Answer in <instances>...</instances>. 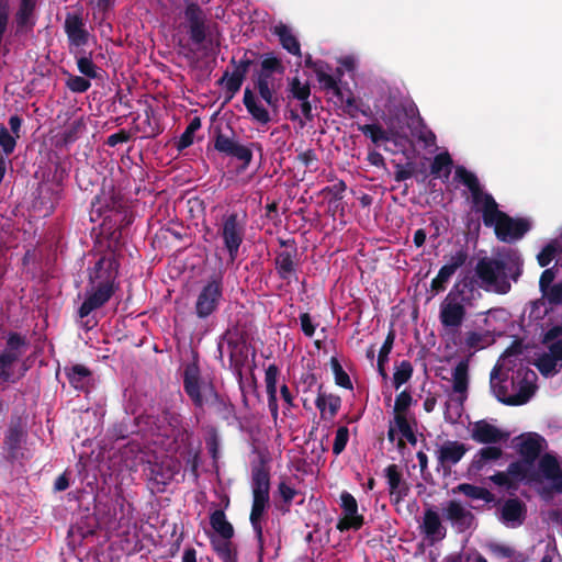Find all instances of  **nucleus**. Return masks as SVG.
<instances>
[{
    "instance_id": "nucleus-1",
    "label": "nucleus",
    "mask_w": 562,
    "mask_h": 562,
    "mask_svg": "<svg viewBox=\"0 0 562 562\" xmlns=\"http://www.w3.org/2000/svg\"><path fill=\"white\" fill-rule=\"evenodd\" d=\"M454 178L469 189L473 206L482 213L484 225L493 227L501 241L515 243L530 229V223L527 220L513 218L499 211L493 196L482 190L475 175L463 167H458Z\"/></svg>"
},
{
    "instance_id": "nucleus-2",
    "label": "nucleus",
    "mask_w": 562,
    "mask_h": 562,
    "mask_svg": "<svg viewBox=\"0 0 562 562\" xmlns=\"http://www.w3.org/2000/svg\"><path fill=\"white\" fill-rule=\"evenodd\" d=\"M513 443L521 458L517 462L530 465V474L535 476V483L540 486L544 481H549L552 487L562 494V468L558 459L551 454H544L539 459L538 465L535 464L547 448L546 440L538 434L528 432L516 437Z\"/></svg>"
},
{
    "instance_id": "nucleus-3",
    "label": "nucleus",
    "mask_w": 562,
    "mask_h": 562,
    "mask_svg": "<svg viewBox=\"0 0 562 562\" xmlns=\"http://www.w3.org/2000/svg\"><path fill=\"white\" fill-rule=\"evenodd\" d=\"M515 356L512 350H506L498 359L496 366L491 372V389L496 398L507 405L526 404L535 394L537 385V375L535 371L528 368H519L516 374L512 376L510 391L502 375L510 370V358Z\"/></svg>"
},
{
    "instance_id": "nucleus-4",
    "label": "nucleus",
    "mask_w": 562,
    "mask_h": 562,
    "mask_svg": "<svg viewBox=\"0 0 562 562\" xmlns=\"http://www.w3.org/2000/svg\"><path fill=\"white\" fill-rule=\"evenodd\" d=\"M521 259L516 250L498 251L495 258H482L475 267L477 284L485 291L505 294L510 290L508 274L516 280L520 273Z\"/></svg>"
},
{
    "instance_id": "nucleus-5",
    "label": "nucleus",
    "mask_w": 562,
    "mask_h": 562,
    "mask_svg": "<svg viewBox=\"0 0 562 562\" xmlns=\"http://www.w3.org/2000/svg\"><path fill=\"white\" fill-rule=\"evenodd\" d=\"M90 288L86 299L79 307L80 317L88 316L92 311L103 306L115 291L116 274L111 268L110 260L100 258L90 270Z\"/></svg>"
},
{
    "instance_id": "nucleus-6",
    "label": "nucleus",
    "mask_w": 562,
    "mask_h": 562,
    "mask_svg": "<svg viewBox=\"0 0 562 562\" xmlns=\"http://www.w3.org/2000/svg\"><path fill=\"white\" fill-rule=\"evenodd\" d=\"M269 474L263 469H256L251 476L252 506L250 522L258 540L259 549H263L262 518L269 506Z\"/></svg>"
},
{
    "instance_id": "nucleus-7",
    "label": "nucleus",
    "mask_w": 562,
    "mask_h": 562,
    "mask_svg": "<svg viewBox=\"0 0 562 562\" xmlns=\"http://www.w3.org/2000/svg\"><path fill=\"white\" fill-rule=\"evenodd\" d=\"M465 283L457 282L439 306V321L447 334L457 333L465 319Z\"/></svg>"
},
{
    "instance_id": "nucleus-8",
    "label": "nucleus",
    "mask_w": 562,
    "mask_h": 562,
    "mask_svg": "<svg viewBox=\"0 0 562 562\" xmlns=\"http://www.w3.org/2000/svg\"><path fill=\"white\" fill-rule=\"evenodd\" d=\"M183 389L193 404L199 408L215 404L218 401V394L214 385L201 378L196 361L187 363L184 367Z\"/></svg>"
},
{
    "instance_id": "nucleus-9",
    "label": "nucleus",
    "mask_w": 562,
    "mask_h": 562,
    "mask_svg": "<svg viewBox=\"0 0 562 562\" xmlns=\"http://www.w3.org/2000/svg\"><path fill=\"white\" fill-rule=\"evenodd\" d=\"M283 66L279 58L273 55H267L260 65V70L256 79V88L259 92L260 98L268 105H276L277 99L274 93L279 87L274 74H283Z\"/></svg>"
},
{
    "instance_id": "nucleus-10",
    "label": "nucleus",
    "mask_w": 562,
    "mask_h": 562,
    "mask_svg": "<svg viewBox=\"0 0 562 562\" xmlns=\"http://www.w3.org/2000/svg\"><path fill=\"white\" fill-rule=\"evenodd\" d=\"M490 480L507 490H516L521 483L539 487L535 483V476L530 474V465L521 462H512L506 472H497Z\"/></svg>"
},
{
    "instance_id": "nucleus-11",
    "label": "nucleus",
    "mask_w": 562,
    "mask_h": 562,
    "mask_svg": "<svg viewBox=\"0 0 562 562\" xmlns=\"http://www.w3.org/2000/svg\"><path fill=\"white\" fill-rule=\"evenodd\" d=\"M220 234L231 261H234L245 235L244 224L239 221L237 214L233 213L223 218Z\"/></svg>"
},
{
    "instance_id": "nucleus-12",
    "label": "nucleus",
    "mask_w": 562,
    "mask_h": 562,
    "mask_svg": "<svg viewBox=\"0 0 562 562\" xmlns=\"http://www.w3.org/2000/svg\"><path fill=\"white\" fill-rule=\"evenodd\" d=\"M341 515L337 521L336 528L344 532L348 530H359L364 524V517L359 513L358 502L347 491L340 494Z\"/></svg>"
},
{
    "instance_id": "nucleus-13",
    "label": "nucleus",
    "mask_w": 562,
    "mask_h": 562,
    "mask_svg": "<svg viewBox=\"0 0 562 562\" xmlns=\"http://www.w3.org/2000/svg\"><path fill=\"white\" fill-rule=\"evenodd\" d=\"M223 295L220 280L209 281L201 290L195 302V312L200 318H206L213 314Z\"/></svg>"
},
{
    "instance_id": "nucleus-14",
    "label": "nucleus",
    "mask_w": 562,
    "mask_h": 562,
    "mask_svg": "<svg viewBox=\"0 0 562 562\" xmlns=\"http://www.w3.org/2000/svg\"><path fill=\"white\" fill-rule=\"evenodd\" d=\"M181 463L179 460L166 457L159 463L150 468L149 483L155 492H164L165 487L179 473Z\"/></svg>"
},
{
    "instance_id": "nucleus-15",
    "label": "nucleus",
    "mask_w": 562,
    "mask_h": 562,
    "mask_svg": "<svg viewBox=\"0 0 562 562\" xmlns=\"http://www.w3.org/2000/svg\"><path fill=\"white\" fill-rule=\"evenodd\" d=\"M414 419L412 416H393L390 420L387 438L391 442H397V447L401 449L404 447V440L415 446L417 443V437L413 429Z\"/></svg>"
},
{
    "instance_id": "nucleus-16",
    "label": "nucleus",
    "mask_w": 562,
    "mask_h": 562,
    "mask_svg": "<svg viewBox=\"0 0 562 562\" xmlns=\"http://www.w3.org/2000/svg\"><path fill=\"white\" fill-rule=\"evenodd\" d=\"M184 19L190 34V38L195 44H201L205 40L206 16L203 10L196 3H189L184 9Z\"/></svg>"
},
{
    "instance_id": "nucleus-17",
    "label": "nucleus",
    "mask_w": 562,
    "mask_h": 562,
    "mask_svg": "<svg viewBox=\"0 0 562 562\" xmlns=\"http://www.w3.org/2000/svg\"><path fill=\"white\" fill-rule=\"evenodd\" d=\"M419 528L422 535L429 544H435L436 542L441 541L445 539L447 533L446 527L441 522L439 513L434 508H427L424 512Z\"/></svg>"
},
{
    "instance_id": "nucleus-18",
    "label": "nucleus",
    "mask_w": 562,
    "mask_h": 562,
    "mask_svg": "<svg viewBox=\"0 0 562 562\" xmlns=\"http://www.w3.org/2000/svg\"><path fill=\"white\" fill-rule=\"evenodd\" d=\"M562 362V340H557L549 346V350L540 353L535 364L546 376L555 374Z\"/></svg>"
},
{
    "instance_id": "nucleus-19",
    "label": "nucleus",
    "mask_w": 562,
    "mask_h": 562,
    "mask_svg": "<svg viewBox=\"0 0 562 562\" xmlns=\"http://www.w3.org/2000/svg\"><path fill=\"white\" fill-rule=\"evenodd\" d=\"M469 383V362L461 360L453 368L451 374L452 394L460 405H463L468 398Z\"/></svg>"
},
{
    "instance_id": "nucleus-20",
    "label": "nucleus",
    "mask_w": 562,
    "mask_h": 562,
    "mask_svg": "<svg viewBox=\"0 0 562 562\" xmlns=\"http://www.w3.org/2000/svg\"><path fill=\"white\" fill-rule=\"evenodd\" d=\"M304 64L306 67L312 68L315 71L319 85L327 93L340 98L341 92L339 83L333 75L327 72L328 67L325 63L321 60L314 61L312 56L307 55Z\"/></svg>"
},
{
    "instance_id": "nucleus-21",
    "label": "nucleus",
    "mask_w": 562,
    "mask_h": 562,
    "mask_svg": "<svg viewBox=\"0 0 562 562\" xmlns=\"http://www.w3.org/2000/svg\"><path fill=\"white\" fill-rule=\"evenodd\" d=\"M65 32L71 46L80 47L86 45L89 41V33L79 13H67L65 19Z\"/></svg>"
},
{
    "instance_id": "nucleus-22",
    "label": "nucleus",
    "mask_w": 562,
    "mask_h": 562,
    "mask_svg": "<svg viewBox=\"0 0 562 562\" xmlns=\"http://www.w3.org/2000/svg\"><path fill=\"white\" fill-rule=\"evenodd\" d=\"M527 514L526 505L518 498L507 499L501 507V520L509 528L522 525Z\"/></svg>"
},
{
    "instance_id": "nucleus-23",
    "label": "nucleus",
    "mask_w": 562,
    "mask_h": 562,
    "mask_svg": "<svg viewBox=\"0 0 562 562\" xmlns=\"http://www.w3.org/2000/svg\"><path fill=\"white\" fill-rule=\"evenodd\" d=\"M468 448L464 443L456 440L445 441L436 450V457L440 465L452 467L465 454Z\"/></svg>"
},
{
    "instance_id": "nucleus-24",
    "label": "nucleus",
    "mask_w": 562,
    "mask_h": 562,
    "mask_svg": "<svg viewBox=\"0 0 562 562\" xmlns=\"http://www.w3.org/2000/svg\"><path fill=\"white\" fill-rule=\"evenodd\" d=\"M465 260L467 255L463 251H458L456 255L451 256L449 261L440 268L437 277L432 279L431 289L437 293L443 291L447 282L456 271L464 265Z\"/></svg>"
},
{
    "instance_id": "nucleus-25",
    "label": "nucleus",
    "mask_w": 562,
    "mask_h": 562,
    "mask_svg": "<svg viewBox=\"0 0 562 562\" xmlns=\"http://www.w3.org/2000/svg\"><path fill=\"white\" fill-rule=\"evenodd\" d=\"M408 114L412 115L411 123L408 124L412 134L423 143L424 147H435L436 146V135L431 130H429L423 117L419 115L418 110L415 106H411L407 111Z\"/></svg>"
},
{
    "instance_id": "nucleus-26",
    "label": "nucleus",
    "mask_w": 562,
    "mask_h": 562,
    "mask_svg": "<svg viewBox=\"0 0 562 562\" xmlns=\"http://www.w3.org/2000/svg\"><path fill=\"white\" fill-rule=\"evenodd\" d=\"M385 476L391 498L395 503L402 502L408 494L409 487L395 464H391L385 469Z\"/></svg>"
},
{
    "instance_id": "nucleus-27",
    "label": "nucleus",
    "mask_w": 562,
    "mask_h": 562,
    "mask_svg": "<svg viewBox=\"0 0 562 562\" xmlns=\"http://www.w3.org/2000/svg\"><path fill=\"white\" fill-rule=\"evenodd\" d=\"M537 306L543 307L546 314L557 311L562 318V281L544 290Z\"/></svg>"
},
{
    "instance_id": "nucleus-28",
    "label": "nucleus",
    "mask_w": 562,
    "mask_h": 562,
    "mask_svg": "<svg viewBox=\"0 0 562 562\" xmlns=\"http://www.w3.org/2000/svg\"><path fill=\"white\" fill-rule=\"evenodd\" d=\"M315 405L319 411L322 419L333 420L340 409L341 398L338 395L328 394L319 390Z\"/></svg>"
},
{
    "instance_id": "nucleus-29",
    "label": "nucleus",
    "mask_w": 562,
    "mask_h": 562,
    "mask_svg": "<svg viewBox=\"0 0 562 562\" xmlns=\"http://www.w3.org/2000/svg\"><path fill=\"white\" fill-rule=\"evenodd\" d=\"M471 436L479 443H496L506 438L499 429L484 420L474 424Z\"/></svg>"
},
{
    "instance_id": "nucleus-30",
    "label": "nucleus",
    "mask_w": 562,
    "mask_h": 562,
    "mask_svg": "<svg viewBox=\"0 0 562 562\" xmlns=\"http://www.w3.org/2000/svg\"><path fill=\"white\" fill-rule=\"evenodd\" d=\"M446 518L461 529L469 528L473 515L459 502L450 501L443 508Z\"/></svg>"
},
{
    "instance_id": "nucleus-31",
    "label": "nucleus",
    "mask_w": 562,
    "mask_h": 562,
    "mask_svg": "<svg viewBox=\"0 0 562 562\" xmlns=\"http://www.w3.org/2000/svg\"><path fill=\"white\" fill-rule=\"evenodd\" d=\"M243 101L248 113L255 121L260 124H267L270 121V114L268 110L249 88L245 89Z\"/></svg>"
},
{
    "instance_id": "nucleus-32",
    "label": "nucleus",
    "mask_w": 562,
    "mask_h": 562,
    "mask_svg": "<svg viewBox=\"0 0 562 562\" xmlns=\"http://www.w3.org/2000/svg\"><path fill=\"white\" fill-rule=\"evenodd\" d=\"M235 64L234 70L232 72L226 71L222 78L226 89L233 93L237 92L244 81L248 67L250 65L249 59H241L237 64Z\"/></svg>"
},
{
    "instance_id": "nucleus-33",
    "label": "nucleus",
    "mask_w": 562,
    "mask_h": 562,
    "mask_svg": "<svg viewBox=\"0 0 562 562\" xmlns=\"http://www.w3.org/2000/svg\"><path fill=\"white\" fill-rule=\"evenodd\" d=\"M273 34L279 37L285 50L294 56H302L300 42L290 27L284 24H278L273 29Z\"/></svg>"
},
{
    "instance_id": "nucleus-34",
    "label": "nucleus",
    "mask_w": 562,
    "mask_h": 562,
    "mask_svg": "<svg viewBox=\"0 0 562 562\" xmlns=\"http://www.w3.org/2000/svg\"><path fill=\"white\" fill-rule=\"evenodd\" d=\"M210 524L222 539H232L234 537L233 525L227 520L223 510H214L210 516Z\"/></svg>"
},
{
    "instance_id": "nucleus-35",
    "label": "nucleus",
    "mask_w": 562,
    "mask_h": 562,
    "mask_svg": "<svg viewBox=\"0 0 562 562\" xmlns=\"http://www.w3.org/2000/svg\"><path fill=\"white\" fill-rule=\"evenodd\" d=\"M66 375L76 390H85L90 382L91 372L82 364H75L66 369Z\"/></svg>"
},
{
    "instance_id": "nucleus-36",
    "label": "nucleus",
    "mask_w": 562,
    "mask_h": 562,
    "mask_svg": "<svg viewBox=\"0 0 562 562\" xmlns=\"http://www.w3.org/2000/svg\"><path fill=\"white\" fill-rule=\"evenodd\" d=\"M359 131L364 136L369 137L375 145L389 140L396 142V133H394L392 130L384 131L381 126L376 124L361 125L359 126Z\"/></svg>"
},
{
    "instance_id": "nucleus-37",
    "label": "nucleus",
    "mask_w": 562,
    "mask_h": 562,
    "mask_svg": "<svg viewBox=\"0 0 562 562\" xmlns=\"http://www.w3.org/2000/svg\"><path fill=\"white\" fill-rule=\"evenodd\" d=\"M276 269L280 278L289 280L295 273L294 254L281 251L276 257Z\"/></svg>"
},
{
    "instance_id": "nucleus-38",
    "label": "nucleus",
    "mask_w": 562,
    "mask_h": 562,
    "mask_svg": "<svg viewBox=\"0 0 562 562\" xmlns=\"http://www.w3.org/2000/svg\"><path fill=\"white\" fill-rule=\"evenodd\" d=\"M290 92L293 98L302 101V111L307 113L311 111V106L307 102L311 94L310 86L307 82H302L299 78H293L290 82Z\"/></svg>"
},
{
    "instance_id": "nucleus-39",
    "label": "nucleus",
    "mask_w": 562,
    "mask_h": 562,
    "mask_svg": "<svg viewBox=\"0 0 562 562\" xmlns=\"http://www.w3.org/2000/svg\"><path fill=\"white\" fill-rule=\"evenodd\" d=\"M393 344H394V334H393V331H390L384 344L380 348V351L378 355V361H376L378 372L384 381L389 380V375L386 373L385 366L389 362V356L392 351Z\"/></svg>"
},
{
    "instance_id": "nucleus-40",
    "label": "nucleus",
    "mask_w": 562,
    "mask_h": 562,
    "mask_svg": "<svg viewBox=\"0 0 562 562\" xmlns=\"http://www.w3.org/2000/svg\"><path fill=\"white\" fill-rule=\"evenodd\" d=\"M413 372V366L408 360H403L395 364L392 378L394 389L400 390L402 385L407 383L412 379Z\"/></svg>"
},
{
    "instance_id": "nucleus-41",
    "label": "nucleus",
    "mask_w": 562,
    "mask_h": 562,
    "mask_svg": "<svg viewBox=\"0 0 562 562\" xmlns=\"http://www.w3.org/2000/svg\"><path fill=\"white\" fill-rule=\"evenodd\" d=\"M491 335L486 333L469 331L464 338V347L469 350H480L492 342Z\"/></svg>"
},
{
    "instance_id": "nucleus-42",
    "label": "nucleus",
    "mask_w": 562,
    "mask_h": 562,
    "mask_svg": "<svg viewBox=\"0 0 562 562\" xmlns=\"http://www.w3.org/2000/svg\"><path fill=\"white\" fill-rule=\"evenodd\" d=\"M452 160L449 154H439L431 164V173L438 178H448L451 171Z\"/></svg>"
},
{
    "instance_id": "nucleus-43",
    "label": "nucleus",
    "mask_w": 562,
    "mask_h": 562,
    "mask_svg": "<svg viewBox=\"0 0 562 562\" xmlns=\"http://www.w3.org/2000/svg\"><path fill=\"white\" fill-rule=\"evenodd\" d=\"M35 8V0H21L20 9L16 13V23L20 29L32 26V14Z\"/></svg>"
},
{
    "instance_id": "nucleus-44",
    "label": "nucleus",
    "mask_w": 562,
    "mask_h": 562,
    "mask_svg": "<svg viewBox=\"0 0 562 562\" xmlns=\"http://www.w3.org/2000/svg\"><path fill=\"white\" fill-rule=\"evenodd\" d=\"M20 358L5 350L0 352V380L8 382L12 376V368Z\"/></svg>"
},
{
    "instance_id": "nucleus-45",
    "label": "nucleus",
    "mask_w": 562,
    "mask_h": 562,
    "mask_svg": "<svg viewBox=\"0 0 562 562\" xmlns=\"http://www.w3.org/2000/svg\"><path fill=\"white\" fill-rule=\"evenodd\" d=\"M213 546L223 562H237V553L231 539H222L221 541L213 542Z\"/></svg>"
},
{
    "instance_id": "nucleus-46",
    "label": "nucleus",
    "mask_w": 562,
    "mask_h": 562,
    "mask_svg": "<svg viewBox=\"0 0 562 562\" xmlns=\"http://www.w3.org/2000/svg\"><path fill=\"white\" fill-rule=\"evenodd\" d=\"M412 404H413V397H412L411 392H408L407 390H403L395 397L394 407H393V416H398V415L411 416L408 409L412 406Z\"/></svg>"
},
{
    "instance_id": "nucleus-47",
    "label": "nucleus",
    "mask_w": 562,
    "mask_h": 562,
    "mask_svg": "<svg viewBox=\"0 0 562 562\" xmlns=\"http://www.w3.org/2000/svg\"><path fill=\"white\" fill-rule=\"evenodd\" d=\"M457 488L459 492H461L462 494H464L465 496H468L472 499H481V501L488 502L492 498L491 493L484 487L463 483V484H460Z\"/></svg>"
},
{
    "instance_id": "nucleus-48",
    "label": "nucleus",
    "mask_w": 562,
    "mask_h": 562,
    "mask_svg": "<svg viewBox=\"0 0 562 562\" xmlns=\"http://www.w3.org/2000/svg\"><path fill=\"white\" fill-rule=\"evenodd\" d=\"M330 366L335 376L336 384L344 389L352 390L353 386L351 380L348 373L342 369L339 361L336 358H331Z\"/></svg>"
},
{
    "instance_id": "nucleus-49",
    "label": "nucleus",
    "mask_w": 562,
    "mask_h": 562,
    "mask_svg": "<svg viewBox=\"0 0 562 562\" xmlns=\"http://www.w3.org/2000/svg\"><path fill=\"white\" fill-rule=\"evenodd\" d=\"M201 127V121L199 117H194L187 126L186 131L179 138L178 149H184L193 144L194 133Z\"/></svg>"
},
{
    "instance_id": "nucleus-50",
    "label": "nucleus",
    "mask_w": 562,
    "mask_h": 562,
    "mask_svg": "<svg viewBox=\"0 0 562 562\" xmlns=\"http://www.w3.org/2000/svg\"><path fill=\"white\" fill-rule=\"evenodd\" d=\"M560 251V244L558 240L549 243L537 256L538 262L541 267H547Z\"/></svg>"
},
{
    "instance_id": "nucleus-51",
    "label": "nucleus",
    "mask_w": 562,
    "mask_h": 562,
    "mask_svg": "<svg viewBox=\"0 0 562 562\" xmlns=\"http://www.w3.org/2000/svg\"><path fill=\"white\" fill-rule=\"evenodd\" d=\"M16 139L3 125H0V146L4 154L10 155L14 151Z\"/></svg>"
},
{
    "instance_id": "nucleus-52",
    "label": "nucleus",
    "mask_w": 562,
    "mask_h": 562,
    "mask_svg": "<svg viewBox=\"0 0 562 562\" xmlns=\"http://www.w3.org/2000/svg\"><path fill=\"white\" fill-rule=\"evenodd\" d=\"M349 440V430L346 426L337 429L333 445V453L339 456L346 448Z\"/></svg>"
},
{
    "instance_id": "nucleus-53",
    "label": "nucleus",
    "mask_w": 562,
    "mask_h": 562,
    "mask_svg": "<svg viewBox=\"0 0 562 562\" xmlns=\"http://www.w3.org/2000/svg\"><path fill=\"white\" fill-rule=\"evenodd\" d=\"M24 345V339L19 334L12 333L8 336L7 347L3 350L10 353H15L18 358H21V347H23Z\"/></svg>"
},
{
    "instance_id": "nucleus-54",
    "label": "nucleus",
    "mask_w": 562,
    "mask_h": 562,
    "mask_svg": "<svg viewBox=\"0 0 562 562\" xmlns=\"http://www.w3.org/2000/svg\"><path fill=\"white\" fill-rule=\"evenodd\" d=\"M79 71L88 78L97 77V66L93 64L91 57L81 56L77 59Z\"/></svg>"
},
{
    "instance_id": "nucleus-55",
    "label": "nucleus",
    "mask_w": 562,
    "mask_h": 562,
    "mask_svg": "<svg viewBox=\"0 0 562 562\" xmlns=\"http://www.w3.org/2000/svg\"><path fill=\"white\" fill-rule=\"evenodd\" d=\"M278 376L279 368L274 363L269 364L265 372V383L267 392L277 391Z\"/></svg>"
},
{
    "instance_id": "nucleus-56",
    "label": "nucleus",
    "mask_w": 562,
    "mask_h": 562,
    "mask_svg": "<svg viewBox=\"0 0 562 562\" xmlns=\"http://www.w3.org/2000/svg\"><path fill=\"white\" fill-rule=\"evenodd\" d=\"M66 86L72 91L82 93L90 88V81L80 76H69L66 81Z\"/></svg>"
},
{
    "instance_id": "nucleus-57",
    "label": "nucleus",
    "mask_w": 562,
    "mask_h": 562,
    "mask_svg": "<svg viewBox=\"0 0 562 562\" xmlns=\"http://www.w3.org/2000/svg\"><path fill=\"white\" fill-rule=\"evenodd\" d=\"M503 451L499 447L488 446L485 448H482L477 452L479 462L486 463L490 461L497 460L502 457Z\"/></svg>"
},
{
    "instance_id": "nucleus-58",
    "label": "nucleus",
    "mask_w": 562,
    "mask_h": 562,
    "mask_svg": "<svg viewBox=\"0 0 562 562\" xmlns=\"http://www.w3.org/2000/svg\"><path fill=\"white\" fill-rule=\"evenodd\" d=\"M237 144L238 143L235 142L233 138L226 137L224 135H218L215 139L214 146L216 150L231 156Z\"/></svg>"
},
{
    "instance_id": "nucleus-59",
    "label": "nucleus",
    "mask_w": 562,
    "mask_h": 562,
    "mask_svg": "<svg viewBox=\"0 0 562 562\" xmlns=\"http://www.w3.org/2000/svg\"><path fill=\"white\" fill-rule=\"evenodd\" d=\"M231 156L240 160L243 162V168H246V167H248V165L250 164V161L252 159V151L249 147L237 144V146L234 148V151Z\"/></svg>"
},
{
    "instance_id": "nucleus-60",
    "label": "nucleus",
    "mask_w": 562,
    "mask_h": 562,
    "mask_svg": "<svg viewBox=\"0 0 562 562\" xmlns=\"http://www.w3.org/2000/svg\"><path fill=\"white\" fill-rule=\"evenodd\" d=\"M278 490L284 503H291L297 494V491L286 482H281Z\"/></svg>"
},
{
    "instance_id": "nucleus-61",
    "label": "nucleus",
    "mask_w": 562,
    "mask_h": 562,
    "mask_svg": "<svg viewBox=\"0 0 562 562\" xmlns=\"http://www.w3.org/2000/svg\"><path fill=\"white\" fill-rule=\"evenodd\" d=\"M301 329L307 337H313L316 326L313 324L310 314L303 313L300 315Z\"/></svg>"
},
{
    "instance_id": "nucleus-62",
    "label": "nucleus",
    "mask_w": 562,
    "mask_h": 562,
    "mask_svg": "<svg viewBox=\"0 0 562 562\" xmlns=\"http://www.w3.org/2000/svg\"><path fill=\"white\" fill-rule=\"evenodd\" d=\"M554 279H555V272H554V270H553V269H546V270L542 272V274H541V277H540V281H539V286H540V291H541V293H542L544 290H547V289H549V288L553 286V281H554Z\"/></svg>"
},
{
    "instance_id": "nucleus-63",
    "label": "nucleus",
    "mask_w": 562,
    "mask_h": 562,
    "mask_svg": "<svg viewBox=\"0 0 562 562\" xmlns=\"http://www.w3.org/2000/svg\"><path fill=\"white\" fill-rule=\"evenodd\" d=\"M130 140V134L125 131H120L114 133L108 137L106 144L111 147L116 146L117 144L126 143Z\"/></svg>"
},
{
    "instance_id": "nucleus-64",
    "label": "nucleus",
    "mask_w": 562,
    "mask_h": 562,
    "mask_svg": "<svg viewBox=\"0 0 562 562\" xmlns=\"http://www.w3.org/2000/svg\"><path fill=\"white\" fill-rule=\"evenodd\" d=\"M139 131L143 133L145 137H153L159 134L160 130L157 124H151L149 114L146 111V125L143 127H139Z\"/></svg>"
}]
</instances>
